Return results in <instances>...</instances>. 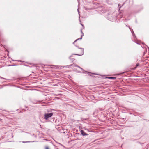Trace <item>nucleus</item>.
Listing matches in <instances>:
<instances>
[{
    "label": "nucleus",
    "instance_id": "2",
    "mask_svg": "<svg viewBox=\"0 0 149 149\" xmlns=\"http://www.w3.org/2000/svg\"><path fill=\"white\" fill-rule=\"evenodd\" d=\"M52 115V113L45 114L44 115V118L45 119L47 120L49 118L51 117Z\"/></svg>",
    "mask_w": 149,
    "mask_h": 149
},
{
    "label": "nucleus",
    "instance_id": "9",
    "mask_svg": "<svg viewBox=\"0 0 149 149\" xmlns=\"http://www.w3.org/2000/svg\"><path fill=\"white\" fill-rule=\"evenodd\" d=\"M51 65V66H54V65Z\"/></svg>",
    "mask_w": 149,
    "mask_h": 149
},
{
    "label": "nucleus",
    "instance_id": "6",
    "mask_svg": "<svg viewBox=\"0 0 149 149\" xmlns=\"http://www.w3.org/2000/svg\"><path fill=\"white\" fill-rule=\"evenodd\" d=\"M139 65V64L137 63L136 65V67L135 68H136Z\"/></svg>",
    "mask_w": 149,
    "mask_h": 149
},
{
    "label": "nucleus",
    "instance_id": "10",
    "mask_svg": "<svg viewBox=\"0 0 149 149\" xmlns=\"http://www.w3.org/2000/svg\"><path fill=\"white\" fill-rule=\"evenodd\" d=\"M72 56H70V58H71Z\"/></svg>",
    "mask_w": 149,
    "mask_h": 149
},
{
    "label": "nucleus",
    "instance_id": "3",
    "mask_svg": "<svg viewBox=\"0 0 149 149\" xmlns=\"http://www.w3.org/2000/svg\"><path fill=\"white\" fill-rule=\"evenodd\" d=\"M81 133L83 135H85V134H84V133H84V131H82H82H81Z\"/></svg>",
    "mask_w": 149,
    "mask_h": 149
},
{
    "label": "nucleus",
    "instance_id": "4",
    "mask_svg": "<svg viewBox=\"0 0 149 149\" xmlns=\"http://www.w3.org/2000/svg\"><path fill=\"white\" fill-rule=\"evenodd\" d=\"M108 78H109V79H114V78H115L114 77H108Z\"/></svg>",
    "mask_w": 149,
    "mask_h": 149
},
{
    "label": "nucleus",
    "instance_id": "8",
    "mask_svg": "<svg viewBox=\"0 0 149 149\" xmlns=\"http://www.w3.org/2000/svg\"><path fill=\"white\" fill-rule=\"evenodd\" d=\"M22 142L23 143H26V142H24V141H23Z\"/></svg>",
    "mask_w": 149,
    "mask_h": 149
},
{
    "label": "nucleus",
    "instance_id": "5",
    "mask_svg": "<svg viewBox=\"0 0 149 149\" xmlns=\"http://www.w3.org/2000/svg\"><path fill=\"white\" fill-rule=\"evenodd\" d=\"M45 149H49V148L48 146L45 147Z\"/></svg>",
    "mask_w": 149,
    "mask_h": 149
},
{
    "label": "nucleus",
    "instance_id": "7",
    "mask_svg": "<svg viewBox=\"0 0 149 149\" xmlns=\"http://www.w3.org/2000/svg\"><path fill=\"white\" fill-rule=\"evenodd\" d=\"M78 39H77L74 42V43Z\"/></svg>",
    "mask_w": 149,
    "mask_h": 149
},
{
    "label": "nucleus",
    "instance_id": "1",
    "mask_svg": "<svg viewBox=\"0 0 149 149\" xmlns=\"http://www.w3.org/2000/svg\"><path fill=\"white\" fill-rule=\"evenodd\" d=\"M76 52L74 54L79 56H81L84 53V49L82 48H77L75 49Z\"/></svg>",
    "mask_w": 149,
    "mask_h": 149
}]
</instances>
